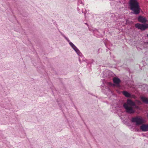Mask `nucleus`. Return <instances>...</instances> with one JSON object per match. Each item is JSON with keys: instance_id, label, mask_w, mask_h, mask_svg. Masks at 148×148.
Masks as SVG:
<instances>
[{"instance_id": "nucleus-1", "label": "nucleus", "mask_w": 148, "mask_h": 148, "mask_svg": "<svg viewBox=\"0 0 148 148\" xmlns=\"http://www.w3.org/2000/svg\"><path fill=\"white\" fill-rule=\"evenodd\" d=\"M129 6L130 10L133 11L134 14L136 15L140 13V8L136 0H130Z\"/></svg>"}, {"instance_id": "nucleus-2", "label": "nucleus", "mask_w": 148, "mask_h": 148, "mask_svg": "<svg viewBox=\"0 0 148 148\" xmlns=\"http://www.w3.org/2000/svg\"><path fill=\"white\" fill-rule=\"evenodd\" d=\"M136 106L135 103L130 99H127L126 103L123 104V107L126 110V112L129 114L134 113L135 110L133 107Z\"/></svg>"}, {"instance_id": "nucleus-3", "label": "nucleus", "mask_w": 148, "mask_h": 148, "mask_svg": "<svg viewBox=\"0 0 148 148\" xmlns=\"http://www.w3.org/2000/svg\"><path fill=\"white\" fill-rule=\"evenodd\" d=\"M131 121L132 122L136 123V125H141L144 122L143 119L140 116L132 117Z\"/></svg>"}, {"instance_id": "nucleus-4", "label": "nucleus", "mask_w": 148, "mask_h": 148, "mask_svg": "<svg viewBox=\"0 0 148 148\" xmlns=\"http://www.w3.org/2000/svg\"><path fill=\"white\" fill-rule=\"evenodd\" d=\"M135 26L136 28L142 30H144L148 28V24L143 25L138 23L135 25Z\"/></svg>"}, {"instance_id": "nucleus-5", "label": "nucleus", "mask_w": 148, "mask_h": 148, "mask_svg": "<svg viewBox=\"0 0 148 148\" xmlns=\"http://www.w3.org/2000/svg\"><path fill=\"white\" fill-rule=\"evenodd\" d=\"M59 32L61 34L66 40L69 43L70 45L72 47V48L74 50L75 48L76 47V46L72 42H71L69 39L66 37L65 35L62 33L60 31Z\"/></svg>"}, {"instance_id": "nucleus-6", "label": "nucleus", "mask_w": 148, "mask_h": 148, "mask_svg": "<svg viewBox=\"0 0 148 148\" xmlns=\"http://www.w3.org/2000/svg\"><path fill=\"white\" fill-rule=\"evenodd\" d=\"M138 20L140 22L145 23L147 21L146 18L143 16H139L138 18Z\"/></svg>"}, {"instance_id": "nucleus-7", "label": "nucleus", "mask_w": 148, "mask_h": 148, "mask_svg": "<svg viewBox=\"0 0 148 148\" xmlns=\"http://www.w3.org/2000/svg\"><path fill=\"white\" fill-rule=\"evenodd\" d=\"M118 105L116 104H114L112 106V108H110L111 111L114 112H115L118 110Z\"/></svg>"}, {"instance_id": "nucleus-8", "label": "nucleus", "mask_w": 148, "mask_h": 148, "mask_svg": "<svg viewBox=\"0 0 148 148\" xmlns=\"http://www.w3.org/2000/svg\"><path fill=\"white\" fill-rule=\"evenodd\" d=\"M140 129L143 132H147L148 131V124H143L140 127Z\"/></svg>"}, {"instance_id": "nucleus-9", "label": "nucleus", "mask_w": 148, "mask_h": 148, "mask_svg": "<svg viewBox=\"0 0 148 148\" xmlns=\"http://www.w3.org/2000/svg\"><path fill=\"white\" fill-rule=\"evenodd\" d=\"M114 82L116 84H119L121 82L119 79L117 77H114L113 79Z\"/></svg>"}, {"instance_id": "nucleus-10", "label": "nucleus", "mask_w": 148, "mask_h": 148, "mask_svg": "<svg viewBox=\"0 0 148 148\" xmlns=\"http://www.w3.org/2000/svg\"><path fill=\"white\" fill-rule=\"evenodd\" d=\"M123 94L126 97H131V95L126 91H123L122 92Z\"/></svg>"}, {"instance_id": "nucleus-11", "label": "nucleus", "mask_w": 148, "mask_h": 148, "mask_svg": "<svg viewBox=\"0 0 148 148\" xmlns=\"http://www.w3.org/2000/svg\"><path fill=\"white\" fill-rule=\"evenodd\" d=\"M141 99L143 102L148 104V99L144 97H142Z\"/></svg>"}, {"instance_id": "nucleus-12", "label": "nucleus", "mask_w": 148, "mask_h": 148, "mask_svg": "<svg viewBox=\"0 0 148 148\" xmlns=\"http://www.w3.org/2000/svg\"><path fill=\"white\" fill-rule=\"evenodd\" d=\"M74 50L79 56H80L81 58L83 56L82 55V53L77 47L75 48Z\"/></svg>"}, {"instance_id": "nucleus-13", "label": "nucleus", "mask_w": 148, "mask_h": 148, "mask_svg": "<svg viewBox=\"0 0 148 148\" xmlns=\"http://www.w3.org/2000/svg\"><path fill=\"white\" fill-rule=\"evenodd\" d=\"M86 10L85 9H83L82 10V13H84V15H85L86 12L84 11Z\"/></svg>"}, {"instance_id": "nucleus-14", "label": "nucleus", "mask_w": 148, "mask_h": 148, "mask_svg": "<svg viewBox=\"0 0 148 148\" xmlns=\"http://www.w3.org/2000/svg\"><path fill=\"white\" fill-rule=\"evenodd\" d=\"M80 3V4H82V5H84V4H83L82 2V1H78V3L79 4V3Z\"/></svg>"}, {"instance_id": "nucleus-15", "label": "nucleus", "mask_w": 148, "mask_h": 148, "mask_svg": "<svg viewBox=\"0 0 148 148\" xmlns=\"http://www.w3.org/2000/svg\"><path fill=\"white\" fill-rule=\"evenodd\" d=\"M81 59L80 58H79V61L80 63H82V61H81Z\"/></svg>"}, {"instance_id": "nucleus-16", "label": "nucleus", "mask_w": 148, "mask_h": 148, "mask_svg": "<svg viewBox=\"0 0 148 148\" xmlns=\"http://www.w3.org/2000/svg\"><path fill=\"white\" fill-rule=\"evenodd\" d=\"M106 88L107 90L108 91H109L110 90L109 88L108 87H107V88Z\"/></svg>"}, {"instance_id": "nucleus-17", "label": "nucleus", "mask_w": 148, "mask_h": 148, "mask_svg": "<svg viewBox=\"0 0 148 148\" xmlns=\"http://www.w3.org/2000/svg\"><path fill=\"white\" fill-rule=\"evenodd\" d=\"M86 60V59H85V58H84V59H83L82 60V61H84V62L85 61V60Z\"/></svg>"}, {"instance_id": "nucleus-18", "label": "nucleus", "mask_w": 148, "mask_h": 148, "mask_svg": "<svg viewBox=\"0 0 148 148\" xmlns=\"http://www.w3.org/2000/svg\"><path fill=\"white\" fill-rule=\"evenodd\" d=\"M143 63H144V62H142L141 63H142V64H143Z\"/></svg>"}, {"instance_id": "nucleus-19", "label": "nucleus", "mask_w": 148, "mask_h": 148, "mask_svg": "<svg viewBox=\"0 0 148 148\" xmlns=\"http://www.w3.org/2000/svg\"><path fill=\"white\" fill-rule=\"evenodd\" d=\"M108 84H109V85H110L111 84V83H109Z\"/></svg>"}, {"instance_id": "nucleus-20", "label": "nucleus", "mask_w": 148, "mask_h": 148, "mask_svg": "<svg viewBox=\"0 0 148 148\" xmlns=\"http://www.w3.org/2000/svg\"><path fill=\"white\" fill-rule=\"evenodd\" d=\"M147 37H148V34L147 35Z\"/></svg>"}, {"instance_id": "nucleus-21", "label": "nucleus", "mask_w": 148, "mask_h": 148, "mask_svg": "<svg viewBox=\"0 0 148 148\" xmlns=\"http://www.w3.org/2000/svg\"><path fill=\"white\" fill-rule=\"evenodd\" d=\"M147 118H148V114H147Z\"/></svg>"}, {"instance_id": "nucleus-22", "label": "nucleus", "mask_w": 148, "mask_h": 148, "mask_svg": "<svg viewBox=\"0 0 148 148\" xmlns=\"http://www.w3.org/2000/svg\"><path fill=\"white\" fill-rule=\"evenodd\" d=\"M87 24V23H85L86 24Z\"/></svg>"}]
</instances>
